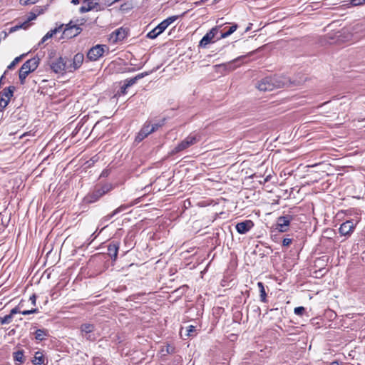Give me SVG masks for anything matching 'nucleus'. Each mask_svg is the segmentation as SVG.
<instances>
[{
	"label": "nucleus",
	"mask_w": 365,
	"mask_h": 365,
	"mask_svg": "<svg viewBox=\"0 0 365 365\" xmlns=\"http://www.w3.org/2000/svg\"><path fill=\"white\" fill-rule=\"evenodd\" d=\"M254 226V223L252 220H245L241 222H238L235 228L238 233L240 234H245L249 232L252 227Z\"/></svg>",
	"instance_id": "12"
},
{
	"label": "nucleus",
	"mask_w": 365,
	"mask_h": 365,
	"mask_svg": "<svg viewBox=\"0 0 365 365\" xmlns=\"http://www.w3.org/2000/svg\"><path fill=\"white\" fill-rule=\"evenodd\" d=\"M24 56V55L20 56H18V57H16V58L12 61V62H11V63L8 66V67H7V68H8V69H12V68H14L16 66V65L17 63H19V62L21 61V58H22V56Z\"/></svg>",
	"instance_id": "31"
},
{
	"label": "nucleus",
	"mask_w": 365,
	"mask_h": 365,
	"mask_svg": "<svg viewBox=\"0 0 365 365\" xmlns=\"http://www.w3.org/2000/svg\"><path fill=\"white\" fill-rule=\"evenodd\" d=\"M29 300L31 301V304L35 306L36 305V294H32L30 297Z\"/></svg>",
	"instance_id": "44"
},
{
	"label": "nucleus",
	"mask_w": 365,
	"mask_h": 365,
	"mask_svg": "<svg viewBox=\"0 0 365 365\" xmlns=\"http://www.w3.org/2000/svg\"><path fill=\"white\" fill-rule=\"evenodd\" d=\"M147 136L143 134L140 130L138 133L135 141L137 143H140Z\"/></svg>",
	"instance_id": "34"
},
{
	"label": "nucleus",
	"mask_w": 365,
	"mask_h": 365,
	"mask_svg": "<svg viewBox=\"0 0 365 365\" xmlns=\"http://www.w3.org/2000/svg\"><path fill=\"white\" fill-rule=\"evenodd\" d=\"M350 3L354 6H361L365 4L363 0H351Z\"/></svg>",
	"instance_id": "38"
},
{
	"label": "nucleus",
	"mask_w": 365,
	"mask_h": 365,
	"mask_svg": "<svg viewBox=\"0 0 365 365\" xmlns=\"http://www.w3.org/2000/svg\"><path fill=\"white\" fill-rule=\"evenodd\" d=\"M112 187L110 185L106 184L103 185L101 187L98 188L101 194L103 195L111 190Z\"/></svg>",
	"instance_id": "32"
},
{
	"label": "nucleus",
	"mask_w": 365,
	"mask_h": 365,
	"mask_svg": "<svg viewBox=\"0 0 365 365\" xmlns=\"http://www.w3.org/2000/svg\"><path fill=\"white\" fill-rule=\"evenodd\" d=\"M88 5H90V6H93V5H92V2H89V3H88Z\"/></svg>",
	"instance_id": "53"
},
{
	"label": "nucleus",
	"mask_w": 365,
	"mask_h": 365,
	"mask_svg": "<svg viewBox=\"0 0 365 365\" xmlns=\"http://www.w3.org/2000/svg\"><path fill=\"white\" fill-rule=\"evenodd\" d=\"M304 312H305V309L304 307H295L294 309V313L296 315H299V316H302Z\"/></svg>",
	"instance_id": "35"
},
{
	"label": "nucleus",
	"mask_w": 365,
	"mask_h": 365,
	"mask_svg": "<svg viewBox=\"0 0 365 365\" xmlns=\"http://www.w3.org/2000/svg\"><path fill=\"white\" fill-rule=\"evenodd\" d=\"M94 330V326L91 324H83L81 327V331L83 337L88 340L93 341L96 339L95 336L92 334Z\"/></svg>",
	"instance_id": "11"
},
{
	"label": "nucleus",
	"mask_w": 365,
	"mask_h": 365,
	"mask_svg": "<svg viewBox=\"0 0 365 365\" xmlns=\"http://www.w3.org/2000/svg\"><path fill=\"white\" fill-rule=\"evenodd\" d=\"M363 1H364V4H365V0H363Z\"/></svg>",
	"instance_id": "55"
},
{
	"label": "nucleus",
	"mask_w": 365,
	"mask_h": 365,
	"mask_svg": "<svg viewBox=\"0 0 365 365\" xmlns=\"http://www.w3.org/2000/svg\"><path fill=\"white\" fill-rule=\"evenodd\" d=\"M293 219V216L290 215L279 217L277 220V230L280 232H287L288 230L290 222Z\"/></svg>",
	"instance_id": "6"
},
{
	"label": "nucleus",
	"mask_w": 365,
	"mask_h": 365,
	"mask_svg": "<svg viewBox=\"0 0 365 365\" xmlns=\"http://www.w3.org/2000/svg\"><path fill=\"white\" fill-rule=\"evenodd\" d=\"M104 228H106V226H104V227H102L101 230H103Z\"/></svg>",
	"instance_id": "51"
},
{
	"label": "nucleus",
	"mask_w": 365,
	"mask_h": 365,
	"mask_svg": "<svg viewBox=\"0 0 365 365\" xmlns=\"http://www.w3.org/2000/svg\"><path fill=\"white\" fill-rule=\"evenodd\" d=\"M50 66L56 73H63V71L66 69H69V68L66 66V63L64 62L61 57H59L51 61Z\"/></svg>",
	"instance_id": "10"
},
{
	"label": "nucleus",
	"mask_w": 365,
	"mask_h": 365,
	"mask_svg": "<svg viewBox=\"0 0 365 365\" xmlns=\"http://www.w3.org/2000/svg\"><path fill=\"white\" fill-rule=\"evenodd\" d=\"M63 25H61L53 29H51L48 32L46 33V34L41 38L39 44L41 43H43L44 42H46L48 39L51 38V37H53V35H55L56 34L60 32L61 31H62L63 29Z\"/></svg>",
	"instance_id": "18"
},
{
	"label": "nucleus",
	"mask_w": 365,
	"mask_h": 365,
	"mask_svg": "<svg viewBox=\"0 0 365 365\" xmlns=\"http://www.w3.org/2000/svg\"><path fill=\"white\" fill-rule=\"evenodd\" d=\"M200 140V135L197 133H191L187 136L183 140L178 143L170 152L171 155L181 152L190 146L196 144Z\"/></svg>",
	"instance_id": "3"
},
{
	"label": "nucleus",
	"mask_w": 365,
	"mask_h": 365,
	"mask_svg": "<svg viewBox=\"0 0 365 365\" xmlns=\"http://www.w3.org/2000/svg\"><path fill=\"white\" fill-rule=\"evenodd\" d=\"M218 33V29L214 27L210 29L200 40L199 46L205 48L209 43L213 42V39Z\"/></svg>",
	"instance_id": "7"
},
{
	"label": "nucleus",
	"mask_w": 365,
	"mask_h": 365,
	"mask_svg": "<svg viewBox=\"0 0 365 365\" xmlns=\"http://www.w3.org/2000/svg\"><path fill=\"white\" fill-rule=\"evenodd\" d=\"M48 336V331L45 329H39L35 331V339L39 341L45 340Z\"/></svg>",
	"instance_id": "20"
},
{
	"label": "nucleus",
	"mask_w": 365,
	"mask_h": 365,
	"mask_svg": "<svg viewBox=\"0 0 365 365\" xmlns=\"http://www.w3.org/2000/svg\"><path fill=\"white\" fill-rule=\"evenodd\" d=\"M38 0H20V3L22 5H29V4H33L37 2Z\"/></svg>",
	"instance_id": "39"
},
{
	"label": "nucleus",
	"mask_w": 365,
	"mask_h": 365,
	"mask_svg": "<svg viewBox=\"0 0 365 365\" xmlns=\"http://www.w3.org/2000/svg\"><path fill=\"white\" fill-rule=\"evenodd\" d=\"M40 59L38 57H34L27 60L19 69V72L28 76L31 72L34 71L38 66Z\"/></svg>",
	"instance_id": "5"
},
{
	"label": "nucleus",
	"mask_w": 365,
	"mask_h": 365,
	"mask_svg": "<svg viewBox=\"0 0 365 365\" xmlns=\"http://www.w3.org/2000/svg\"><path fill=\"white\" fill-rule=\"evenodd\" d=\"M1 79H2V77L0 78V83H1Z\"/></svg>",
	"instance_id": "54"
},
{
	"label": "nucleus",
	"mask_w": 365,
	"mask_h": 365,
	"mask_svg": "<svg viewBox=\"0 0 365 365\" xmlns=\"http://www.w3.org/2000/svg\"><path fill=\"white\" fill-rule=\"evenodd\" d=\"M81 28L76 25H71V22L67 24L63 31L65 38H71L76 36L81 31Z\"/></svg>",
	"instance_id": "9"
},
{
	"label": "nucleus",
	"mask_w": 365,
	"mask_h": 365,
	"mask_svg": "<svg viewBox=\"0 0 365 365\" xmlns=\"http://www.w3.org/2000/svg\"><path fill=\"white\" fill-rule=\"evenodd\" d=\"M151 72H143V73H139L138 75H136L135 77L133 78H127L124 81V84H125V88H129L130 86H132L133 85H134L138 80L144 78L145 76H148L149 73H150Z\"/></svg>",
	"instance_id": "16"
},
{
	"label": "nucleus",
	"mask_w": 365,
	"mask_h": 365,
	"mask_svg": "<svg viewBox=\"0 0 365 365\" xmlns=\"http://www.w3.org/2000/svg\"><path fill=\"white\" fill-rule=\"evenodd\" d=\"M27 76H28L19 72V80H20L21 84L24 85L25 83V80Z\"/></svg>",
	"instance_id": "41"
},
{
	"label": "nucleus",
	"mask_w": 365,
	"mask_h": 365,
	"mask_svg": "<svg viewBox=\"0 0 365 365\" xmlns=\"http://www.w3.org/2000/svg\"><path fill=\"white\" fill-rule=\"evenodd\" d=\"M115 215H112V212L107 215L106 216L103 217L102 219H101V222H107L110 219H111L113 217H114Z\"/></svg>",
	"instance_id": "43"
},
{
	"label": "nucleus",
	"mask_w": 365,
	"mask_h": 365,
	"mask_svg": "<svg viewBox=\"0 0 365 365\" xmlns=\"http://www.w3.org/2000/svg\"><path fill=\"white\" fill-rule=\"evenodd\" d=\"M153 128L150 127V122L146 121L141 129L140 130L143 134L146 136H148L150 134L153 133Z\"/></svg>",
	"instance_id": "24"
},
{
	"label": "nucleus",
	"mask_w": 365,
	"mask_h": 365,
	"mask_svg": "<svg viewBox=\"0 0 365 365\" xmlns=\"http://www.w3.org/2000/svg\"><path fill=\"white\" fill-rule=\"evenodd\" d=\"M104 228H106V226H104V227H102L101 230H103Z\"/></svg>",
	"instance_id": "50"
},
{
	"label": "nucleus",
	"mask_w": 365,
	"mask_h": 365,
	"mask_svg": "<svg viewBox=\"0 0 365 365\" xmlns=\"http://www.w3.org/2000/svg\"><path fill=\"white\" fill-rule=\"evenodd\" d=\"M165 119H162L161 120L153 124H150L151 128H153V132L156 131L158 128H161L165 124Z\"/></svg>",
	"instance_id": "29"
},
{
	"label": "nucleus",
	"mask_w": 365,
	"mask_h": 365,
	"mask_svg": "<svg viewBox=\"0 0 365 365\" xmlns=\"http://www.w3.org/2000/svg\"><path fill=\"white\" fill-rule=\"evenodd\" d=\"M330 365H339V364L338 363V361H333L330 364Z\"/></svg>",
	"instance_id": "49"
},
{
	"label": "nucleus",
	"mask_w": 365,
	"mask_h": 365,
	"mask_svg": "<svg viewBox=\"0 0 365 365\" xmlns=\"http://www.w3.org/2000/svg\"><path fill=\"white\" fill-rule=\"evenodd\" d=\"M134 204L122 205L112 212V215H116L122 212L125 211L128 208L133 206Z\"/></svg>",
	"instance_id": "26"
},
{
	"label": "nucleus",
	"mask_w": 365,
	"mask_h": 365,
	"mask_svg": "<svg viewBox=\"0 0 365 365\" xmlns=\"http://www.w3.org/2000/svg\"><path fill=\"white\" fill-rule=\"evenodd\" d=\"M94 8V6H90V5H88V6H81L80 8V11L81 13H85V12H88L89 11H91V9H93Z\"/></svg>",
	"instance_id": "37"
},
{
	"label": "nucleus",
	"mask_w": 365,
	"mask_h": 365,
	"mask_svg": "<svg viewBox=\"0 0 365 365\" xmlns=\"http://www.w3.org/2000/svg\"><path fill=\"white\" fill-rule=\"evenodd\" d=\"M196 332L195 327L192 325H190L186 328L185 336H195Z\"/></svg>",
	"instance_id": "28"
},
{
	"label": "nucleus",
	"mask_w": 365,
	"mask_h": 365,
	"mask_svg": "<svg viewBox=\"0 0 365 365\" xmlns=\"http://www.w3.org/2000/svg\"><path fill=\"white\" fill-rule=\"evenodd\" d=\"M101 232V230H100L98 233H96V232H97V230H96V232H94L91 235V237L92 238V240H91V241H93V240H95V239L96 238V237L99 235V233H100Z\"/></svg>",
	"instance_id": "46"
},
{
	"label": "nucleus",
	"mask_w": 365,
	"mask_h": 365,
	"mask_svg": "<svg viewBox=\"0 0 365 365\" xmlns=\"http://www.w3.org/2000/svg\"><path fill=\"white\" fill-rule=\"evenodd\" d=\"M12 320V317L10 314L6 315L3 317H0V323L1 324H9Z\"/></svg>",
	"instance_id": "30"
},
{
	"label": "nucleus",
	"mask_w": 365,
	"mask_h": 365,
	"mask_svg": "<svg viewBox=\"0 0 365 365\" xmlns=\"http://www.w3.org/2000/svg\"><path fill=\"white\" fill-rule=\"evenodd\" d=\"M243 57L242 56H240V57H238L237 58H235L233 61H231L229 63V65L230 66H232L233 63H235V62H237L239 61L240 59H242Z\"/></svg>",
	"instance_id": "47"
},
{
	"label": "nucleus",
	"mask_w": 365,
	"mask_h": 365,
	"mask_svg": "<svg viewBox=\"0 0 365 365\" xmlns=\"http://www.w3.org/2000/svg\"><path fill=\"white\" fill-rule=\"evenodd\" d=\"M186 12H184L180 15L182 16ZM180 16H172L160 22L155 28L151 30L147 34V37L150 39L157 38L160 34H162L172 23L175 21Z\"/></svg>",
	"instance_id": "2"
},
{
	"label": "nucleus",
	"mask_w": 365,
	"mask_h": 365,
	"mask_svg": "<svg viewBox=\"0 0 365 365\" xmlns=\"http://www.w3.org/2000/svg\"><path fill=\"white\" fill-rule=\"evenodd\" d=\"M9 104V100L4 98L3 96L0 97V111L2 110Z\"/></svg>",
	"instance_id": "33"
},
{
	"label": "nucleus",
	"mask_w": 365,
	"mask_h": 365,
	"mask_svg": "<svg viewBox=\"0 0 365 365\" xmlns=\"http://www.w3.org/2000/svg\"><path fill=\"white\" fill-rule=\"evenodd\" d=\"M37 312H38V309H30V310L22 311L21 312V314H22L23 315H28V314H34V313H37Z\"/></svg>",
	"instance_id": "36"
},
{
	"label": "nucleus",
	"mask_w": 365,
	"mask_h": 365,
	"mask_svg": "<svg viewBox=\"0 0 365 365\" xmlns=\"http://www.w3.org/2000/svg\"><path fill=\"white\" fill-rule=\"evenodd\" d=\"M356 227V223L353 220H346L343 222L339 229L341 235L350 236L354 232Z\"/></svg>",
	"instance_id": "8"
},
{
	"label": "nucleus",
	"mask_w": 365,
	"mask_h": 365,
	"mask_svg": "<svg viewBox=\"0 0 365 365\" xmlns=\"http://www.w3.org/2000/svg\"><path fill=\"white\" fill-rule=\"evenodd\" d=\"M292 242V240L290 238H284L282 241V245L283 246H289Z\"/></svg>",
	"instance_id": "42"
},
{
	"label": "nucleus",
	"mask_w": 365,
	"mask_h": 365,
	"mask_svg": "<svg viewBox=\"0 0 365 365\" xmlns=\"http://www.w3.org/2000/svg\"><path fill=\"white\" fill-rule=\"evenodd\" d=\"M44 361H45V357H44L43 354L41 351H36L34 355V358L32 360V363L34 365H41V364H44Z\"/></svg>",
	"instance_id": "21"
},
{
	"label": "nucleus",
	"mask_w": 365,
	"mask_h": 365,
	"mask_svg": "<svg viewBox=\"0 0 365 365\" xmlns=\"http://www.w3.org/2000/svg\"><path fill=\"white\" fill-rule=\"evenodd\" d=\"M102 196L103 195L100 190L98 189H96L84 197V202L88 204L93 203L98 201Z\"/></svg>",
	"instance_id": "14"
},
{
	"label": "nucleus",
	"mask_w": 365,
	"mask_h": 365,
	"mask_svg": "<svg viewBox=\"0 0 365 365\" xmlns=\"http://www.w3.org/2000/svg\"><path fill=\"white\" fill-rule=\"evenodd\" d=\"M106 51H108V47L106 45L98 44L93 46L87 53V58L92 61L98 60Z\"/></svg>",
	"instance_id": "4"
},
{
	"label": "nucleus",
	"mask_w": 365,
	"mask_h": 365,
	"mask_svg": "<svg viewBox=\"0 0 365 365\" xmlns=\"http://www.w3.org/2000/svg\"><path fill=\"white\" fill-rule=\"evenodd\" d=\"M43 11L41 6H34L32 10L28 14L27 20L29 21L34 20L39 14Z\"/></svg>",
	"instance_id": "19"
},
{
	"label": "nucleus",
	"mask_w": 365,
	"mask_h": 365,
	"mask_svg": "<svg viewBox=\"0 0 365 365\" xmlns=\"http://www.w3.org/2000/svg\"><path fill=\"white\" fill-rule=\"evenodd\" d=\"M83 60H84V56L83 53H76L73 56V58L72 61V64H71L70 66L68 67L69 71H71V68L73 70L78 69L82 65Z\"/></svg>",
	"instance_id": "15"
},
{
	"label": "nucleus",
	"mask_w": 365,
	"mask_h": 365,
	"mask_svg": "<svg viewBox=\"0 0 365 365\" xmlns=\"http://www.w3.org/2000/svg\"><path fill=\"white\" fill-rule=\"evenodd\" d=\"M237 29V24H233L232 26L229 27V29L223 33H221L220 36L217 38V39L225 38L230 36L232 34H233Z\"/></svg>",
	"instance_id": "23"
},
{
	"label": "nucleus",
	"mask_w": 365,
	"mask_h": 365,
	"mask_svg": "<svg viewBox=\"0 0 365 365\" xmlns=\"http://www.w3.org/2000/svg\"><path fill=\"white\" fill-rule=\"evenodd\" d=\"M292 84L289 78L285 76L274 75L261 79L256 85L261 91H270L274 88H283Z\"/></svg>",
	"instance_id": "1"
},
{
	"label": "nucleus",
	"mask_w": 365,
	"mask_h": 365,
	"mask_svg": "<svg viewBox=\"0 0 365 365\" xmlns=\"http://www.w3.org/2000/svg\"><path fill=\"white\" fill-rule=\"evenodd\" d=\"M15 90L16 88L14 86H9L8 88L3 90L1 96L6 99H8L9 101L11 98L13 96Z\"/></svg>",
	"instance_id": "22"
},
{
	"label": "nucleus",
	"mask_w": 365,
	"mask_h": 365,
	"mask_svg": "<svg viewBox=\"0 0 365 365\" xmlns=\"http://www.w3.org/2000/svg\"><path fill=\"white\" fill-rule=\"evenodd\" d=\"M127 31L125 29L119 28L112 34V37L115 36V41H123L127 36Z\"/></svg>",
	"instance_id": "17"
},
{
	"label": "nucleus",
	"mask_w": 365,
	"mask_h": 365,
	"mask_svg": "<svg viewBox=\"0 0 365 365\" xmlns=\"http://www.w3.org/2000/svg\"><path fill=\"white\" fill-rule=\"evenodd\" d=\"M71 3L76 5L79 4V0H71Z\"/></svg>",
	"instance_id": "48"
},
{
	"label": "nucleus",
	"mask_w": 365,
	"mask_h": 365,
	"mask_svg": "<svg viewBox=\"0 0 365 365\" xmlns=\"http://www.w3.org/2000/svg\"><path fill=\"white\" fill-rule=\"evenodd\" d=\"M21 312L19 310V307H16L14 308H13L11 312H10V315L11 317H13V316L17 313H21Z\"/></svg>",
	"instance_id": "40"
},
{
	"label": "nucleus",
	"mask_w": 365,
	"mask_h": 365,
	"mask_svg": "<svg viewBox=\"0 0 365 365\" xmlns=\"http://www.w3.org/2000/svg\"><path fill=\"white\" fill-rule=\"evenodd\" d=\"M257 287L259 288V293H260V299L262 302H267V294H266V292H265V289H264V284L261 282H259L257 283Z\"/></svg>",
	"instance_id": "25"
},
{
	"label": "nucleus",
	"mask_w": 365,
	"mask_h": 365,
	"mask_svg": "<svg viewBox=\"0 0 365 365\" xmlns=\"http://www.w3.org/2000/svg\"><path fill=\"white\" fill-rule=\"evenodd\" d=\"M127 88H125V84L123 83V85L120 87V93L123 95L125 94Z\"/></svg>",
	"instance_id": "45"
},
{
	"label": "nucleus",
	"mask_w": 365,
	"mask_h": 365,
	"mask_svg": "<svg viewBox=\"0 0 365 365\" xmlns=\"http://www.w3.org/2000/svg\"><path fill=\"white\" fill-rule=\"evenodd\" d=\"M14 359L16 361H19L21 364H23L24 361V351L18 350L14 353Z\"/></svg>",
	"instance_id": "27"
},
{
	"label": "nucleus",
	"mask_w": 365,
	"mask_h": 365,
	"mask_svg": "<svg viewBox=\"0 0 365 365\" xmlns=\"http://www.w3.org/2000/svg\"><path fill=\"white\" fill-rule=\"evenodd\" d=\"M104 228H106V226H104V227H102L101 230H103Z\"/></svg>",
	"instance_id": "52"
},
{
	"label": "nucleus",
	"mask_w": 365,
	"mask_h": 365,
	"mask_svg": "<svg viewBox=\"0 0 365 365\" xmlns=\"http://www.w3.org/2000/svg\"><path fill=\"white\" fill-rule=\"evenodd\" d=\"M119 247L120 242L118 241H112L108 245V255L113 261L117 259Z\"/></svg>",
	"instance_id": "13"
}]
</instances>
